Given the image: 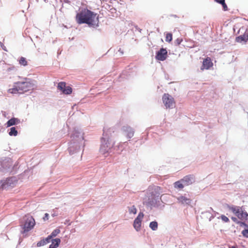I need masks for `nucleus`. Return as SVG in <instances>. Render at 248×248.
<instances>
[{
	"mask_svg": "<svg viewBox=\"0 0 248 248\" xmlns=\"http://www.w3.org/2000/svg\"><path fill=\"white\" fill-rule=\"evenodd\" d=\"M235 248V247H231V248Z\"/></svg>",
	"mask_w": 248,
	"mask_h": 248,
	"instance_id": "nucleus-37",
	"label": "nucleus"
},
{
	"mask_svg": "<svg viewBox=\"0 0 248 248\" xmlns=\"http://www.w3.org/2000/svg\"><path fill=\"white\" fill-rule=\"evenodd\" d=\"M8 93L11 94L20 93L18 86L15 84L14 87L8 90Z\"/></svg>",
	"mask_w": 248,
	"mask_h": 248,
	"instance_id": "nucleus-15",
	"label": "nucleus"
},
{
	"mask_svg": "<svg viewBox=\"0 0 248 248\" xmlns=\"http://www.w3.org/2000/svg\"><path fill=\"white\" fill-rule=\"evenodd\" d=\"M118 51L121 54H123L124 53V52L123 51V50L120 48L118 50Z\"/></svg>",
	"mask_w": 248,
	"mask_h": 248,
	"instance_id": "nucleus-35",
	"label": "nucleus"
},
{
	"mask_svg": "<svg viewBox=\"0 0 248 248\" xmlns=\"http://www.w3.org/2000/svg\"><path fill=\"white\" fill-rule=\"evenodd\" d=\"M130 213L136 214L137 213V209L134 206H133L129 210Z\"/></svg>",
	"mask_w": 248,
	"mask_h": 248,
	"instance_id": "nucleus-28",
	"label": "nucleus"
},
{
	"mask_svg": "<svg viewBox=\"0 0 248 248\" xmlns=\"http://www.w3.org/2000/svg\"><path fill=\"white\" fill-rule=\"evenodd\" d=\"M35 224V221L33 217L31 216H26L25 222L23 225L22 233L28 232L34 227Z\"/></svg>",
	"mask_w": 248,
	"mask_h": 248,
	"instance_id": "nucleus-4",
	"label": "nucleus"
},
{
	"mask_svg": "<svg viewBox=\"0 0 248 248\" xmlns=\"http://www.w3.org/2000/svg\"><path fill=\"white\" fill-rule=\"evenodd\" d=\"M53 213L52 214V216L55 217L58 215V213L56 211H55L54 209L53 210Z\"/></svg>",
	"mask_w": 248,
	"mask_h": 248,
	"instance_id": "nucleus-34",
	"label": "nucleus"
},
{
	"mask_svg": "<svg viewBox=\"0 0 248 248\" xmlns=\"http://www.w3.org/2000/svg\"><path fill=\"white\" fill-rule=\"evenodd\" d=\"M49 215L47 213L45 214V216L43 217V220L46 221L48 219Z\"/></svg>",
	"mask_w": 248,
	"mask_h": 248,
	"instance_id": "nucleus-32",
	"label": "nucleus"
},
{
	"mask_svg": "<svg viewBox=\"0 0 248 248\" xmlns=\"http://www.w3.org/2000/svg\"><path fill=\"white\" fill-rule=\"evenodd\" d=\"M123 130L125 132V136L129 139L131 138L134 134L133 130L129 126H124Z\"/></svg>",
	"mask_w": 248,
	"mask_h": 248,
	"instance_id": "nucleus-11",
	"label": "nucleus"
},
{
	"mask_svg": "<svg viewBox=\"0 0 248 248\" xmlns=\"http://www.w3.org/2000/svg\"><path fill=\"white\" fill-rule=\"evenodd\" d=\"M242 234L244 237L248 238V229L243 230L242 232Z\"/></svg>",
	"mask_w": 248,
	"mask_h": 248,
	"instance_id": "nucleus-29",
	"label": "nucleus"
},
{
	"mask_svg": "<svg viewBox=\"0 0 248 248\" xmlns=\"http://www.w3.org/2000/svg\"><path fill=\"white\" fill-rule=\"evenodd\" d=\"M174 187L175 188L182 189L184 187V186L180 181H178L174 183Z\"/></svg>",
	"mask_w": 248,
	"mask_h": 248,
	"instance_id": "nucleus-22",
	"label": "nucleus"
},
{
	"mask_svg": "<svg viewBox=\"0 0 248 248\" xmlns=\"http://www.w3.org/2000/svg\"><path fill=\"white\" fill-rule=\"evenodd\" d=\"M58 88L65 94H70L72 92L71 87L70 86L66 87V83L64 82H59L58 85Z\"/></svg>",
	"mask_w": 248,
	"mask_h": 248,
	"instance_id": "nucleus-6",
	"label": "nucleus"
},
{
	"mask_svg": "<svg viewBox=\"0 0 248 248\" xmlns=\"http://www.w3.org/2000/svg\"><path fill=\"white\" fill-rule=\"evenodd\" d=\"M5 185H6V184L4 183L1 185V182H0V188H2V189L5 188H6Z\"/></svg>",
	"mask_w": 248,
	"mask_h": 248,
	"instance_id": "nucleus-33",
	"label": "nucleus"
},
{
	"mask_svg": "<svg viewBox=\"0 0 248 248\" xmlns=\"http://www.w3.org/2000/svg\"><path fill=\"white\" fill-rule=\"evenodd\" d=\"M51 242L52 243L49 248H57L61 243V240L59 238H56L52 239Z\"/></svg>",
	"mask_w": 248,
	"mask_h": 248,
	"instance_id": "nucleus-14",
	"label": "nucleus"
},
{
	"mask_svg": "<svg viewBox=\"0 0 248 248\" xmlns=\"http://www.w3.org/2000/svg\"><path fill=\"white\" fill-rule=\"evenodd\" d=\"M10 180V179H8V180H7V182H6V184H8V183H9V181Z\"/></svg>",
	"mask_w": 248,
	"mask_h": 248,
	"instance_id": "nucleus-36",
	"label": "nucleus"
},
{
	"mask_svg": "<svg viewBox=\"0 0 248 248\" xmlns=\"http://www.w3.org/2000/svg\"><path fill=\"white\" fill-rule=\"evenodd\" d=\"M229 209L231 210L237 217L242 220H246L248 215L247 212H244L242 207L236 206H231L229 207Z\"/></svg>",
	"mask_w": 248,
	"mask_h": 248,
	"instance_id": "nucleus-3",
	"label": "nucleus"
},
{
	"mask_svg": "<svg viewBox=\"0 0 248 248\" xmlns=\"http://www.w3.org/2000/svg\"><path fill=\"white\" fill-rule=\"evenodd\" d=\"M52 236L50 235L48 236V237H47L46 238L43 239V240L45 241V245L49 243L50 242V241H52Z\"/></svg>",
	"mask_w": 248,
	"mask_h": 248,
	"instance_id": "nucleus-26",
	"label": "nucleus"
},
{
	"mask_svg": "<svg viewBox=\"0 0 248 248\" xmlns=\"http://www.w3.org/2000/svg\"><path fill=\"white\" fill-rule=\"evenodd\" d=\"M44 241L43 240V239L40 240V241H39L37 244V246L39 247H41V246H43L45 245V243H44Z\"/></svg>",
	"mask_w": 248,
	"mask_h": 248,
	"instance_id": "nucleus-30",
	"label": "nucleus"
},
{
	"mask_svg": "<svg viewBox=\"0 0 248 248\" xmlns=\"http://www.w3.org/2000/svg\"><path fill=\"white\" fill-rule=\"evenodd\" d=\"M149 227L153 231H156L158 228V223L155 221L151 222Z\"/></svg>",
	"mask_w": 248,
	"mask_h": 248,
	"instance_id": "nucleus-17",
	"label": "nucleus"
},
{
	"mask_svg": "<svg viewBox=\"0 0 248 248\" xmlns=\"http://www.w3.org/2000/svg\"><path fill=\"white\" fill-rule=\"evenodd\" d=\"M215 1L217 3L221 4L222 5L223 10L224 11L228 10V7L225 2V0H215Z\"/></svg>",
	"mask_w": 248,
	"mask_h": 248,
	"instance_id": "nucleus-18",
	"label": "nucleus"
},
{
	"mask_svg": "<svg viewBox=\"0 0 248 248\" xmlns=\"http://www.w3.org/2000/svg\"><path fill=\"white\" fill-rule=\"evenodd\" d=\"M100 151L103 154H105L106 152H108V150H106V149H104V147L103 146H101V147L100 148Z\"/></svg>",
	"mask_w": 248,
	"mask_h": 248,
	"instance_id": "nucleus-31",
	"label": "nucleus"
},
{
	"mask_svg": "<svg viewBox=\"0 0 248 248\" xmlns=\"http://www.w3.org/2000/svg\"><path fill=\"white\" fill-rule=\"evenodd\" d=\"M162 100L166 108H173L175 106L174 98L168 93H165L163 95Z\"/></svg>",
	"mask_w": 248,
	"mask_h": 248,
	"instance_id": "nucleus-5",
	"label": "nucleus"
},
{
	"mask_svg": "<svg viewBox=\"0 0 248 248\" xmlns=\"http://www.w3.org/2000/svg\"><path fill=\"white\" fill-rule=\"evenodd\" d=\"M219 218H220L225 222H229V219L225 215H222Z\"/></svg>",
	"mask_w": 248,
	"mask_h": 248,
	"instance_id": "nucleus-27",
	"label": "nucleus"
},
{
	"mask_svg": "<svg viewBox=\"0 0 248 248\" xmlns=\"http://www.w3.org/2000/svg\"><path fill=\"white\" fill-rule=\"evenodd\" d=\"M9 134L10 136H16L17 135V131L16 129V128L14 127H11L10 128V131L9 132Z\"/></svg>",
	"mask_w": 248,
	"mask_h": 248,
	"instance_id": "nucleus-20",
	"label": "nucleus"
},
{
	"mask_svg": "<svg viewBox=\"0 0 248 248\" xmlns=\"http://www.w3.org/2000/svg\"><path fill=\"white\" fill-rule=\"evenodd\" d=\"M167 56V50L162 48L156 53L155 59L158 61H163L166 59Z\"/></svg>",
	"mask_w": 248,
	"mask_h": 248,
	"instance_id": "nucleus-7",
	"label": "nucleus"
},
{
	"mask_svg": "<svg viewBox=\"0 0 248 248\" xmlns=\"http://www.w3.org/2000/svg\"><path fill=\"white\" fill-rule=\"evenodd\" d=\"M144 214L143 213H140L134 221L133 226L137 231H139L140 229L141 220Z\"/></svg>",
	"mask_w": 248,
	"mask_h": 248,
	"instance_id": "nucleus-8",
	"label": "nucleus"
},
{
	"mask_svg": "<svg viewBox=\"0 0 248 248\" xmlns=\"http://www.w3.org/2000/svg\"><path fill=\"white\" fill-rule=\"evenodd\" d=\"M19 63L20 65L24 66L28 65V62L26 59L24 57H21L19 60Z\"/></svg>",
	"mask_w": 248,
	"mask_h": 248,
	"instance_id": "nucleus-19",
	"label": "nucleus"
},
{
	"mask_svg": "<svg viewBox=\"0 0 248 248\" xmlns=\"http://www.w3.org/2000/svg\"><path fill=\"white\" fill-rule=\"evenodd\" d=\"M248 40V34H244L236 37V41L237 42L241 43L242 42H246Z\"/></svg>",
	"mask_w": 248,
	"mask_h": 248,
	"instance_id": "nucleus-13",
	"label": "nucleus"
},
{
	"mask_svg": "<svg viewBox=\"0 0 248 248\" xmlns=\"http://www.w3.org/2000/svg\"><path fill=\"white\" fill-rule=\"evenodd\" d=\"M213 65V63L211 61V58L207 57L203 60L201 69L202 71L204 69L208 70L212 67Z\"/></svg>",
	"mask_w": 248,
	"mask_h": 248,
	"instance_id": "nucleus-9",
	"label": "nucleus"
},
{
	"mask_svg": "<svg viewBox=\"0 0 248 248\" xmlns=\"http://www.w3.org/2000/svg\"><path fill=\"white\" fill-rule=\"evenodd\" d=\"M52 236L50 235L48 236V237H47L46 238L43 239V240L45 241V245L49 243L50 242V241H52Z\"/></svg>",
	"mask_w": 248,
	"mask_h": 248,
	"instance_id": "nucleus-25",
	"label": "nucleus"
},
{
	"mask_svg": "<svg viewBox=\"0 0 248 248\" xmlns=\"http://www.w3.org/2000/svg\"><path fill=\"white\" fill-rule=\"evenodd\" d=\"M19 123V120L15 118H12L10 119L7 122V127H10L11 126H12L13 125L16 124L17 123Z\"/></svg>",
	"mask_w": 248,
	"mask_h": 248,
	"instance_id": "nucleus-16",
	"label": "nucleus"
},
{
	"mask_svg": "<svg viewBox=\"0 0 248 248\" xmlns=\"http://www.w3.org/2000/svg\"><path fill=\"white\" fill-rule=\"evenodd\" d=\"M75 18L78 24H87L90 27H97L98 25L99 20L96 14L87 8L80 10Z\"/></svg>",
	"mask_w": 248,
	"mask_h": 248,
	"instance_id": "nucleus-1",
	"label": "nucleus"
},
{
	"mask_svg": "<svg viewBox=\"0 0 248 248\" xmlns=\"http://www.w3.org/2000/svg\"><path fill=\"white\" fill-rule=\"evenodd\" d=\"M60 232V230L59 229H55L51 233L50 236H52V237H55L57 236Z\"/></svg>",
	"mask_w": 248,
	"mask_h": 248,
	"instance_id": "nucleus-24",
	"label": "nucleus"
},
{
	"mask_svg": "<svg viewBox=\"0 0 248 248\" xmlns=\"http://www.w3.org/2000/svg\"><path fill=\"white\" fill-rule=\"evenodd\" d=\"M178 202L182 204H189L190 203L191 200L187 197L181 196L177 198Z\"/></svg>",
	"mask_w": 248,
	"mask_h": 248,
	"instance_id": "nucleus-12",
	"label": "nucleus"
},
{
	"mask_svg": "<svg viewBox=\"0 0 248 248\" xmlns=\"http://www.w3.org/2000/svg\"><path fill=\"white\" fill-rule=\"evenodd\" d=\"M172 39V35L170 33H168L166 36L165 40L166 42H170Z\"/></svg>",
	"mask_w": 248,
	"mask_h": 248,
	"instance_id": "nucleus-23",
	"label": "nucleus"
},
{
	"mask_svg": "<svg viewBox=\"0 0 248 248\" xmlns=\"http://www.w3.org/2000/svg\"><path fill=\"white\" fill-rule=\"evenodd\" d=\"M181 181L184 182L186 185L188 186L191 185L194 182V177L192 175H186Z\"/></svg>",
	"mask_w": 248,
	"mask_h": 248,
	"instance_id": "nucleus-10",
	"label": "nucleus"
},
{
	"mask_svg": "<svg viewBox=\"0 0 248 248\" xmlns=\"http://www.w3.org/2000/svg\"><path fill=\"white\" fill-rule=\"evenodd\" d=\"M231 219L234 221L235 222V223H236L237 224H240V226H247V224L244 223V222H241V221H239L238 220L237 218L235 217H231Z\"/></svg>",
	"mask_w": 248,
	"mask_h": 248,
	"instance_id": "nucleus-21",
	"label": "nucleus"
},
{
	"mask_svg": "<svg viewBox=\"0 0 248 248\" xmlns=\"http://www.w3.org/2000/svg\"><path fill=\"white\" fill-rule=\"evenodd\" d=\"M16 84L18 86L20 93L32 90L34 87L32 81L29 79H26L25 81L16 82Z\"/></svg>",
	"mask_w": 248,
	"mask_h": 248,
	"instance_id": "nucleus-2",
	"label": "nucleus"
}]
</instances>
